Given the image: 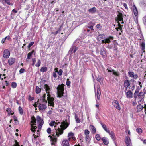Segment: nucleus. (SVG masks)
Returning a JSON list of instances; mask_svg holds the SVG:
<instances>
[{"label":"nucleus","mask_w":146,"mask_h":146,"mask_svg":"<svg viewBox=\"0 0 146 146\" xmlns=\"http://www.w3.org/2000/svg\"><path fill=\"white\" fill-rule=\"evenodd\" d=\"M36 119L37 122L38 123V127H37L36 124V119L34 116H33L31 118V130L33 133H35L36 130H37L38 132H39L44 123L43 119L40 116H37Z\"/></svg>","instance_id":"nucleus-1"},{"label":"nucleus","mask_w":146,"mask_h":146,"mask_svg":"<svg viewBox=\"0 0 146 146\" xmlns=\"http://www.w3.org/2000/svg\"><path fill=\"white\" fill-rule=\"evenodd\" d=\"M36 119L37 122L38 123V127H37L36 124V119L34 116H33L31 118V130L33 133H35L36 130H37L38 132H39L44 123L43 119L40 116H37Z\"/></svg>","instance_id":"nucleus-2"},{"label":"nucleus","mask_w":146,"mask_h":146,"mask_svg":"<svg viewBox=\"0 0 146 146\" xmlns=\"http://www.w3.org/2000/svg\"><path fill=\"white\" fill-rule=\"evenodd\" d=\"M65 122L61 123V125H60V127L58 128L55 133L53 134L52 136L49 135L48 137H50V141L51 142L52 145L54 144L57 141V138L60 135L62 134L63 133V129H65L67 127H63V126L64 125Z\"/></svg>","instance_id":"nucleus-3"},{"label":"nucleus","mask_w":146,"mask_h":146,"mask_svg":"<svg viewBox=\"0 0 146 146\" xmlns=\"http://www.w3.org/2000/svg\"><path fill=\"white\" fill-rule=\"evenodd\" d=\"M45 82V80H42L40 82V84L45 89L46 93L48 94H47V100L48 101V105L52 107H54V98L52 97L49 94V93L51 91L50 88L47 84H44V82Z\"/></svg>","instance_id":"nucleus-4"},{"label":"nucleus","mask_w":146,"mask_h":146,"mask_svg":"<svg viewBox=\"0 0 146 146\" xmlns=\"http://www.w3.org/2000/svg\"><path fill=\"white\" fill-rule=\"evenodd\" d=\"M65 86L64 84H62L61 85H59L56 88L57 90V97L59 98H62V99L63 101L66 100L67 98V96L66 94H64V87Z\"/></svg>","instance_id":"nucleus-5"},{"label":"nucleus","mask_w":146,"mask_h":146,"mask_svg":"<svg viewBox=\"0 0 146 146\" xmlns=\"http://www.w3.org/2000/svg\"><path fill=\"white\" fill-rule=\"evenodd\" d=\"M105 37L104 34H99L96 38L98 40L101 41L103 44H109L111 42L110 40L113 39V37L111 36H109L106 38Z\"/></svg>","instance_id":"nucleus-6"},{"label":"nucleus","mask_w":146,"mask_h":146,"mask_svg":"<svg viewBox=\"0 0 146 146\" xmlns=\"http://www.w3.org/2000/svg\"><path fill=\"white\" fill-rule=\"evenodd\" d=\"M45 94L43 95L42 96L43 102L42 103H39L38 106V109L39 110H43L46 109V104L47 103V101L45 100Z\"/></svg>","instance_id":"nucleus-7"},{"label":"nucleus","mask_w":146,"mask_h":146,"mask_svg":"<svg viewBox=\"0 0 146 146\" xmlns=\"http://www.w3.org/2000/svg\"><path fill=\"white\" fill-rule=\"evenodd\" d=\"M79 42L80 41L79 40H76L73 45L72 47L71 48L69 51V53H73L75 52L76 51L78 50V47L77 46V45H78L80 44Z\"/></svg>","instance_id":"nucleus-8"},{"label":"nucleus","mask_w":146,"mask_h":146,"mask_svg":"<svg viewBox=\"0 0 146 146\" xmlns=\"http://www.w3.org/2000/svg\"><path fill=\"white\" fill-rule=\"evenodd\" d=\"M113 106L117 110H120L121 109L119 105L118 101L116 100H114L112 102Z\"/></svg>","instance_id":"nucleus-9"},{"label":"nucleus","mask_w":146,"mask_h":146,"mask_svg":"<svg viewBox=\"0 0 146 146\" xmlns=\"http://www.w3.org/2000/svg\"><path fill=\"white\" fill-rule=\"evenodd\" d=\"M10 53L9 50L7 49H5L3 53V57L5 58H8L10 55Z\"/></svg>","instance_id":"nucleus-10"},{"label":"nucleus","mask_w":146,"mask_h":146,"mask_svg":"<svg viewBox=\"0 0 146 146\" xmlns=\"http://www.w3.org/2000/svg\"><path fill=\"white\" fill-rule=\"evenodd\" d=\"M129 76L131 78H133L134 79H136L138 78V76L137 74H134V73L133 72L129 71L128 72Z\"/></svg>","instance_id":"nucleus-11"},{"label":"nucleus","mask_w":146,"mask_h":146,"mask_svg":"<svg viewBox=\"0 0 146 146\" xmlns=\"http://www.w3.org/2000/svg\"><path fill=\"white\" fill-rule=\"evenodd\" d=\"M106 50L104 48H102L100 49V54L102 55V57L103 58H105L106 57Z\"/></svg>","instance_id":"nucleus-12"},{"label":"nucleus","mask_w":146,"mask_h":146,"mask_svg":"<svg viewBox=\"0 0 146 146\" xmlns=\"http://www.w3.org/2000/svg\"><path fill=\"white\" fill-rule=\"evenodd\" d=\"M101 95L100 90V88H97V92H95V95L96 98H97V99L99 100L100 98Z\"/></svg>","instance_id":"nucleus-13"},{"label":"nucleus","mask_w":146,"mask_h":146,"mask_svg":"<svg viewBox=\"0 0 146 146\" xmlns=\"http://www.w3.org/2000/svg\"><path fill=\"white\" fill-rule=\"evenodd\" d=\"M125 142L127 146H131V140L129 137H126L125 138Z\"/></svg>","instance_id":"nucleus-14"},{"label":"nucleus","mask_w":146,"mask_h":146,"mask_svg":"<svg viewBox=\"0 0 146 146\" xmlns=\"http://www.w3.org/2000/svg\"><path fill=\"white\" fill-rule=\"evenodd\" d=\"M125 94L126 97L128 98H133V93L130 90H128L126 92Z\"/></svg>","instance_id":"nucleus-15"},{"label":"nucleus","mask_w":146,"mask_h":146,"mask_svg":"<svg viewBox=\"0 0 146 146\" xmlns=\"http://www.w3.org/2000/svg\"><path fill=\"white\" fill-rule=\"evenodd\" d=\"M130 85V81L127 79L124 82V86L126 90H127V88Z\"/></svg>","instance_id":"nucleus-16"},{"label":"nucleus","mask_w":146,"mask_h":146,"mask_svg":"<svg viewBox=\"0 0 146 146\" xmlns=\"http://www.w3.org/2000/svg\"><path fill=\"white\" fill-rule=\"evenodd\" d=\"M15 62V59L14 58H10L8 60V64L9 65H12Z\"/></svg>","instance_id":"nucleus-17"},{"label":"nucleus","mask_w":146,"mask_h":146,"mask_svg":"<svg viewBox=\"0 0 146 146\" xmlns=\"http://www.w3.org/2000/svg\"><path fill=\"white\" fill-rule=\"evenodd\" d=\"M133 10L135 15L137 17H138V11L135 6L134 5L133 6Z\"/></svg>","instance_id":"nucleus-18"},{"label":"nucleus","mask_w":146,"mask_h":146,"mask_svg":"<svg viewBox=\"0 0 146 146\" xmlns=\"http://www.w3.org/2000/svg\"><path fill=\"white\" fill-rule=\"evenodd\" d=\"M140 47L141 48V49L142 50L143 52H145V42L144 41H143L141 42V43H140Z\"/></svg>","instance_id":"nucleus-19"},{"label":"nucleus","mask_w":146,"mask_h":146,"mask_svg":"<svg viewBox=\"0 0 146 146\" xmlns=\"http://www.w3.org/2000/svg\"><path fill=\"white\" fill-rule=\"evenodd\" d=\"M110 135L111 138L113 139V141H115L116 137L115 136V135L113 131L110 132V131H109V133H108Z\"/></svg>","instance_id":"nucleus-20"},{"label":"nucleus","mask_w":146,"mask_h":146,"mask_svg":"<svg viewBox=\"0 0 146 146\" xmlns=\"http://www.w3.org/2000/svg\"><path fill=\"white\" fill-rule=\"evenodd\" d=\"M102 128L104 130L108 133H109V131H110L109 129L108 128L106 125L104 123H100Z\"/></svg>","instance_id":"nucleus-21"},{"label":"nucleus","mask_w":146,"mask_h":146,"mask_svg":"<svg viewBox=\"0 0 146 146\" xmlns=\"http://www.w3.org/2000/svg\"><path fill=\"white\" fill-rule=\"evenodd\" d=\"M102 140L104 143L105 145H107L109 143L108 139L106 137H103L102 138Z\"/></svg>","instance_id":"nucleus-22"},{"label":"nucleus","mask_w":146,"mask_h":146,"mask_svg":"<svg viewBox=\"0 0 146 146\" xmlns=\"http://www.w3.org/2000/svg\"><path fill=\"white\" fill-rule=\"evenodd\" d=\"M62 146H70L68 141L67 140H64L62 142Z\"/></svg>","instance_id":"nucleus-23"},{"label":"nucleus","mask_w":146,"mask_h":146,"mask_svg":"<svg viewBox=\"0 0 146 146\" xmlns=\"http://www.w3.org/2000/svg\"><path fill=\"white\" fill-rule=\"evenodd\" d=\"M90 127L92 133L93 134L95 133L96 132V129L94 126L92 125H90Z\"/></svg>","instance_id":"nucleus-24"},{"label":"nucleus","mask_w":146,"mask_h":146,"mask_svg":"<svg viewBox=\"0 0 146 146\" xmlns=\"http://www.w3.org/2000/svg\"><path fill=\"white\" fill-rule=\"evenodd\" d=\"M143 106L141 104H139L137 106V112H139L141 111L143 109Z\"/></svg>","instance_id":"nucleus-25"},{"label":"nucleus","mask_w":146,"mask_h":146,"mask_svg":"<svg viewBox=\"0 0 146 146\" xmlns=\"http://www.w3.org/2000/svg\"><path fill=\"white\" fill-rule=\"evenodd\" d=\"M96 9L95 7L90 8L88 10L89 13H94L96 11Z\"/></svg>","instance_id":"nucleus-26"},{"label":"nucleus","mask_w":146,"mask_h":146,"mask_svg":"<svg viewBox=\"0 0 146 146\" xmlns=\"http://www.w3.org/2000/svg\"><path fill=\"white\" fill-rule=\"evenodd\" d=\"M144 94L142 92H140L138 95V99H143L144 98Z\"/></svg>","instance_id":"nucleus-27"},{"label":"nucleus","mask_w":146,"mask_h":146,"mask_svg":"<svg viewBox=\"0 0 146 146\" xmlns=\"http://www.w3.org/2000/svg\"><path fill=\"white\" fill-rule=\"evenodd\" d=\"M6 111L8 113V115L10 116V115H12L14 113H11L12 110L11 108H7L6 109Z\"/></svg>","instance_id":"nucleus-28"},{"label":"nucleus","mask_w":146,"mask_h":146,"mask_svg":"<svg viewBox=\"0 0 146 146\" xmlns=\"http://www.w3.org/2000/svg\"><path fill=\"white\" fill-rule=\"evenodd\" d=\"M138 39L142 40H144L143 36L142 34L141 33V31H140L138 35Z\"/></svg>","instance_id":"nucleus-29"},{"label":"nucleus","mask_w":146,"mask_h":146,"mask_svg":"<svg viewBox=\"0 0 146 146\" xmlns=\"http://www.w3.org/2000/svg\"><path fill=\"white\" fill-rule=\"evenodd\" d=\"M60 122H58V123L55 122V121H51L49 125L51 126H53L54 125H55V127H56V125H57L58 123H60Z\"/></svg>","instance_id":"nucleus-30"},{"label":"nucleus","mask_w":146,"mask_h":146,"mask_svg":"<svg viewBox=\"0 0 146 146\" xmlns=\"http://www.w3.org/2000/svg\"><path fill=\"white\" fill-rule=\"evenodd\" d=\"M74 136V134L73 133L70 132L68 134V137L69 140L73 137Z\"/></svg>","instance_id":"nucleus-31"},{"label":"nucleus","mask_w":146,"mask_h":146,"mask_svg":"<svg viewBox=\"0 0 146 146\" xmlns=\"http://www.w3.org/2000/svg\"><path fill=\"white\" fill-rule=\"evenodd\" d=\"M41 91V89L38 86H36V88L35 92L37 94L40 93Z\"/></svg>","instance_id":"nucleus-32"},{"label":"nucleus","mask_w":146,"mask_h":146,"mask_svg":"<svg viewBox=\"0 0 146 146\" xmlns=\"http://www.w3.org/2000/svg\"><path fill=\"white\" fill-rule=\"evenodd\" d=\"M34 52V50H33L31 52L27 54V59H29L31 58V57L32 56V54Z\"/></svg>","instance_id":"nucleus-33"},{"label":"nucleus","mask_w":146,"mask_h":146,"mask_svg":"<svg viewBox=\"0 0 146 146\" xmlns=\"http://www.w3.org/2000/svg\"><path fill=\"white\" fill-rule=\"evenodd\" d=\"M47 67H42L40 69V71L43 72H46L47 70Z\"/></svg>","instance_id":"nucleus-34"},{"label":"nucleus","mask_w":146,"mask_h":146,"mask_svg":"<svg viewBox=\"0 0 146 146\" xmlns=\"http://www.w3.org/2000/svg\"><path fill=\"white\" fill-rule=\"evenodd\" d=\"M41 61L40 59H38V60L36 64H35V66L37 67H39L41 64Z\"/></svg>","instance_id":"nucleus-35"},{"label":"nucleus","mask_w":146,"mask_h":146,"mask_svg":"<svg viewBox=\"0 0 146 146\" xmlns=\"http://www.w3.org/2000/svg\"><path fill=\"white\" fill-rule=\"evenodd\" d=\"M18 110L19 112V113L22 115L23 114V110L21 106H19L18 108Z\"/></svg>","instance_id":"nucleus-36"},{"label":"nucleus","mask_w":146,"mask_h":146,"mask_svg":"<svg viewBox=\"0 0 146 146\" xmlns=\"http://www.w3.org/2000/svg\"><path fill=\"white\" fill-rule=\"evenodd\" d=\"M118 20L119 21H122L121 22L122 24H123L124 23L123 18L121 16H118Z\"/></svg>","instance_id":"nucleus-37"},{"label":"nucleus","mask_w":146,"mask_h":146,"mask_svg":"<svg viewBox=\"0 0 146 146\" xmlns=\"http://www.w3.org/2000/svg\"><path fill=\"white\" fill-rule=\"evenodd\" d=\"M11 86L13 88H15L17 86V83L15 82H13L11 83Z\"/></svg>","instance_id":"nucleus-38"},{"label":"nucleus","mask_w":146,"mask_h":146,"mask_svg":"<svg viewBox=\"0 0 146 146\" xmlns=\"http://www.w3.org/2000/svg\"><path fill=\"white\" fill-rule=\"evenodd\" d=\"M3 2H4L5 3H6L8 5H10V0H2Z\"/></svg>","instance_id":"nucleus-39"},{"label":"nucleus","mask_w":146,"mask_h":146,"mask_svg":"<svg viewBox=\"0 0 146 146\" xmlns=\"http://www.w3.org/2000/svg\"><path fill=\"white\" fill-rule=\"evenodd\" d=\"M60 27L58 31H56L55 32H52L51 33V34H54V35H56L58 33L60 32Z\"/></svg>","instance_id":"nucleus-40"},{"label":"nucleus","mask_w":146,"mask_h":146,"mask_svg":"<svg viewBox=\"0 0 146 146\" xmlns=\"http://www.w3.org/2000/svg\"><path fill=\"white\" fill-rule=\"evenodd\" d=\"M95 138H96V139L98 141H99L101 139V137L100 136V135L99 134H97L95 136Z\"/></svg>","instance_id":"nucleus-41"},{"label":"nucleus","mask_w":146,"mask_h":146,"mask_svg":"<svg viewBox=\"0 0 146 146\" xmlns=\"http://www.w3.org/2000/svg\"><path fill=\"white\" fill-rule=\"evenodd\" d=\"M106 47L109 49H112L113 47L112 45L110 44H106L105 45Z\"/></svg>","instance_id":"nucleus-42"},{"label":"nucleus","mask_w":146,"mask_h":146,"mask_svg":"<svg viewBox=\"0 0 146 146\" xmlns=\"http://www.w3.org/2000/svg\"><path fill=\"white\" fill-rule=\"evenodd\" d=\"M75 118L76 119V121L77 123H79L80 122V119L76 115H75Z\"/></svg>","instance_id":"nucleus-43"},{"label":"nucleus","mask_w":146,"mask_h":146,"mask_svg":"<svg viewBox=\"0 0 146 146\" xmlns=\"http://www.w3.org/2000/svg\"><path fill=\"white\" fill-rule=\"evenodd\" d=\"M137 131L139 134H140L142 132V130L140 128H137L136 129Z\"/></svg>","instance_id":"nucleus-44"},{"label":"nucleus","mask_w":146,"mask_h":146,"mask_svg":"<svg viewBox=\"0 0 146 146\" xmlns=\"http://www.w3.org/2000/svg\"><path fill=\"white\" fill-rule=\"evenodd\" d=\"M34 98L33 97H31V95H29V96L28 100L29 101H31L34 100Z\"/></svg>","instance_id":"nucleus-45"},{"label":"nucleus","mask_w":146,"mask_h":146,"mask_svg":"<svg viewBox=\"0 0 146 146\" xmlns=\"http://www.w3.org/2000/svg\"><path fill=\"white\" fill-rule=\"evenodd\" d=\"M36 58L32 59V65L33 66L34 65V64L36 62Z\"/></svg>","instance_id":"nucleus-46"},{"label":"nucleus","mask_w":146,"mask_h":146,"mask_svg":"<svg viewBox=\"0 0 146 146\" xmlns=\"http://www.w3.org/2000/svg\"><path fill=\"white\" fill-rule=\"evenodd\" d=\"M113 74L116 76H119V73L115 71L114 70L113 72Z\"/></svg>","instance_id":"nucleus-47"},{"label":"nucleus","mask_w":146,"mask_h":146,"mask_svg":"<svg viewBox=\"0 0 146 146\" xmlns=\"http://www.w3.org/2000/svg\"><path fill=\"white\" fill-rule=\"evenodd\" d=\"M57 72H58V74L59 76H61L62 74L63 71L62 69H60L58 71H57Z\"/></svg>","instance_id":"nucleus-48"},{"label":"nucleus","mask_w":146,"mask_h":146,"mask_svg":"<svg viewBox=\"0 0 146 146\" xmlns=\"http://www.w3.org/2000/svg\"><path fill=\"white\" fill-rule=\"evenodd\" d=\"M25 71V70L24 68H22L20 69L19 72L20 74H21L24 73Z\"/></svg>","instance_id":"nucleus-49"},{"label":"nucleus","mask_w":146,"mask_h":146,"mask_svg":"<svg viewBox=\"0 0 146 146\" xmlns=\"http://www.w3.org/2000/svg\"><path fill=\"white\" fill-rule=\"evenodd\" d=\"M70 82L69 81V79H67V81L66 82V84L67 86H68L70 85Z\"/></svg>","instance_id":"nucleus-50"},{"label":"nucleus","mask_w":146,"mask_h":146,"mask_svg":"<svg viewBox=\"0 0 146 146\" xmlns=\"http://www.w3.org/2000/svg\"><path fill=\"white\" fill-rule=\"evenodd\" d=\"M34 44L33 42H30L28 45V47L29 48H30Z\"/></svg>","instance_id":"nucleus-51"},{"label":"nucleus","mask_w":146,"mask_h":146,"mask_svg":"<svg viewBox=\"0 0 146 146\" xmlns=\"http://www.w3.org/2000/svg\"><path fill=\"white\" fill-rule=\"evenodd\" d=\"M47 132L48 134H50L51 132V129L50 128H48L47 129Z\"/></svg>","instance_id":"nucleus-52"},{"label":"nucleus","mask_w":146,"mask_h":146,"mask_svg":"<svg viewBox=\"0 0 146 146\" xmlns=\"http://www.w3.org/2000/svg\"><path fill=\"white\" fill-rule=\"evenodd\" d=\"M96 28L98 29H101L102 27L101 26L100 24H98L96 25Z\"/></svg>","instance_id":"nucleus-53"},{"label":"nucleus","mask_w":146,"mask_h":146,"mask_svg":"<svg viewBox=\"0 0 146 146\" xmlns=\"http://www.w3.org/2000/svg\"><path fill=\"white\" fill-rule=\"evenodd\" d=\"M89 131L88 130H86L85 131V134L86 135H88L89 134Z\"/></svg>","instance_id":"nucleus-54"},{"label":"nucleus","mask_w":146,"mask_h":146,"mask_svg":"<svg viewBox=\"0 0 146 146\" xmlns=\"http://www.w3.org/2000/svg\"><path fill=\"white\" fill-rule=\"evenodd\" d=\"M123 6L125 7V8L126 9H128V7L127 6V5L126 3H123Z\"/></svg>","instance_id":"nucleus-55"},{"label":"nucleus","mask_w":146,"mask_h":146,"mask_svg":"<svg viewBox=\"0 0 146 146\" xmlns=\"http://www.w3.org/2000/svg\"><path fill=\"white\" fill-rule=\"evenodd\" d=\"M139 89H136L134 94H137L139 92Z\"/></svg>","instance_id":"nucleus-56"},{"label":"nucleus","mask_w":146,"mask_h":146,"mask_svg":"<svg viewBox=\"0 0 146 146\" xmlns=\"http://www.w3.org/2000/svg\"><path fill=\"white\" fill-rule=\"evenodd\" d=\"M15 144L14 145V146H19L18 143L16 140L15 141Z\"/></svg>","instance_id":"nucleus-57"},{"label":"nucleus","mask_w":146,"mask_h":146,"mask_svg":"<svg viewBox=\"0 0 146 146\" xmlns=\"http://www.w3.org/2000/svg\"><path fill=\"white\" fill-rule=\"evenodd\" d=\"M53 76L54 78H56L57 77V75L56 73V72H53Z\"/></svg>","instance_id":"nucleus-58"},{"label":"nucleus","mask_w":146,"mask_h":146,"mask_svg":"<svg viewBox=\"0 0 146 146\" xmlns=\"http://www.w3.org/2000/svg\"><path fill=\"white\" fill-rule=\"evenodd\" d=\"M107 70H108V71L109 72H113L114 70H113L112 69H109L108 68L107 69Z\"/></svg>","instance_id":"nucleus-59"},{"label":"nucleus","mask_w":146,"mask_h":146,"mask_svg":"<svg viewBox=\"0 0 146 146\" xmlns=\"http://www.w3.org/2000/svg\"><path fill=\"white\" fill-rule=\"evenodd\" d=\"M117 44L116 45L115 44H114V50H117Z\"/></svg>","instance_id":"nucleus-60"},{"label":"nucleus","mask_w":146,"mask_h":146,"mask_svg":"<svg viewBox=\"0 0 146 146\" xmlns=\"http://www.w3.org/2000/svg\"><path fill=\"white\" fill-rule=\"evenodd\" d=\"M87 27L89 29H91L92 30H93V27L92 26H88Z\"/></svg>","instance_id":"nucleus-61"},{"label":"nucleus","mask_w":146,"mask_h":146,"mask_svg":"<svg viewBox=\"0 0 146 146\" xmlns=\"http://www.w3.org/2000/svg\"><path fill=\"white\" fill-rule=\"evenodd\" d=\"M7 39L8 40L9 38V36H7L4 38H3L5 41L6 39Z\"/></svg>","instance_id":"nucleus-62"},{"label":"nucleus","mask_w":146,"mask_h":146,"mask_svg":"<svg viewBox=\"0 0 146 146\" xmlns=\"http://www.w3.org/2000/svg\"><path fill=\"white\" fill-rule=\"evenodd\" d=\"M141 140L143 141V143L144 144H146V139L143 140V139H141Z\"/></svg>","instance_id":"nucleus-63"},{"label":"nucleus","mask_w":146,"mask_h":146,"mask_svg":"<svg viewBox=\"0 0 146 146\" xmlns=\"http://www.w3.org/2000/svg\"><path fill=\"white\" fill-rule=\"evenodd\" d=\"M97 80L98 81L100 82V81H101V78H100L99 77L98 78H97Z\"/></svg>","instance_id":"nucleus-64"}]
</instances>
